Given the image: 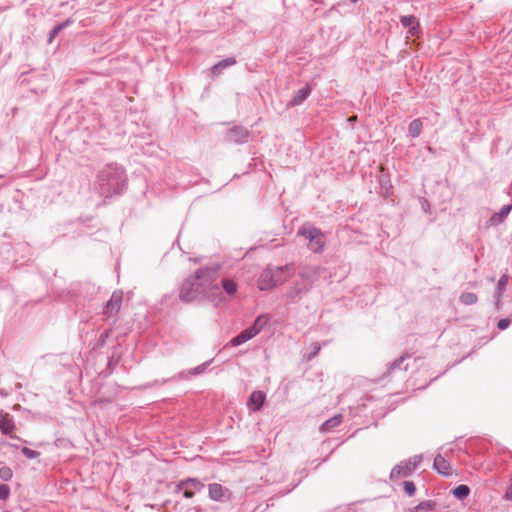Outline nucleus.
<instances>
[{"label": "nucleus", "mask_w": 512, "mask_h": 512, "mask_svg": "<svg viewBox=\"0 0 512 512\" xmlns=\"http://www.w3.org/2000/svg\"><path fill=\"white\" fill-rule=\"evenodd\" d=\"M256 335V330L254 331V329L247 328L231 340V345L234 347L242 345L250 339L254 338Z\"/></svg>", "instance_id": "nucleus-18"}, {"label": "nucleus", "mask_w": 512, "mask_h": 512, "mask_svg": "<svg viewBox=\"0 0 512 512\" xmlns=\"http://www.w3.org/2000/svg\"><path fill=\"white\" fill-rule=\"evenodd\" d=\"M459 300L463 305H473L478 301V297L475 293L464 292L460 295Z\"/></svg>", "instance_id": "nucleus-25"}, {"label": "nucleus", "mask_w": 512, "mask_h": 512, "mask_svg": "<svg viewBox=\"0 0 512 512\" xmlns=\"http://www.w3.org/2000/svg\"><path fill=\"white\" fill-rule=\"evenodd\" d=\"M433 466L443 476H450L452 474L450 463L440 454L435 457Z\"/></svg>", "instance_id": "nucleus-15"}, {"label": "nucleus", "mask_w": 512, "mask_h": 512, "mask_svg": "<svg viewBox=\"0 0 512 512\" xmlns=\"http://www.w3.org/2000/svg\"><path fill=\"white\" fill-rule=\"evenodd\" d=\"M204 484L196 478H187L178 482L175 493L183 492L185 498H192L197 491H201Z\"/></svg>", "instance_id": "nucleus-6"}, {"label": "nucleus", "mask_w": 512, "mask_h": 512, "mask_svg": "<svg viewBox=\"0 0 512 512\" xmlns=\"http://www.w3.org/2000/svg\"><path fill=\"white\" fill-rule=\"evenodd\" d=\"M10 495V487L6 484L0 485V499L6 500Z\"/></svg>", "instance_id": "nucleus-34"}, {"label": "nucleus", "mask_w": 512, "mask_h": 512, "mask_svg": "<svg viewBox=\"0 0 512 512\" xmlns=\"http://www.w3.org/2000/svg\"><path fill=\"white\" fill-rule=\"evenodd\" d=\"M265 393L262 391H253L247 401V406L253 410L258 411L261 409L264 401H265Z\"/></svg>", "instance_id": "nucleus-14"}, {"label": "nucleus", "mask_w": 512, "mask_h": 512, "mask_svg": "<svg viewBox=\"0 0 512 512\" xmlns=\"http://www.w3.org/2000/svg\"><path fill=\"white\" fill-rule=\"evenodd\" d=\"M423 124L420 119H414L409 125V135L413 138L418 137L422 132Z\"/></svg>", "instance_id": "nucleus-22"}, {"label": "nucleus", "mask_w": 512, "mask_h": 512, "mask_svg": "<svg viewBox=\"0 0 512 512\" xmlns=\"http://www.w3.org/2000/svg\"><path fill=\"white\" fill-rule=\"evenodd\" d=\"M256 335V330L254 331V329L247 328L231 340V345L234 347L242 345L250 339L254 338Z\"/></svg>", "instance_id": "nucleus-17"}, {"label": "nucleus", "mask_w": 512, "mask_h": 512, "mask_svg": "<svg viewBox=\"0 0 512 512\" xmlns=\"http://www.w3.org/2000/svg\"><path fill=\"white\" fill-rule=\"evenodd\" d=\"M222 287L225 290V292L229 295H233L237 291V284L232 279H223Z\"/></svg>", "instance_id": "nucleus-27"}, {"label": "nucleus", "mask_w": 512, "mask_h": 512, "mask_svg": "<svg viewBox=\"0 0 512 512\" xmlns=\"http://www.w3.org/2000/svg\"><path fill=\"white\" fill-rule=\"evenodd\" d=\"M435 507V503L430 501V500H427V501H423L421 503H419L416 507H415V510L417 512H429L431 510H433V508Z\"/></svg>", "instance_id": "nucleus-28"}, {"label": "nucleus", "mask_w": 512, "mask_h": 512, "mask_svg": "<svg viewBox=\"0 0 512 512\" xmlns=\"http://www.w3.org/2000/svg\"><path fill=\"white\" fill-rule=\"evenodd\" d=\"M470 493V488L467 485H459L452 490V494L459 500L466 498Z\"/></svg>", "instance_id": "nucleus-24"}, {"label": "nucleus", "mask_w": 512, "mask_h": 512, "mask_svg": "<svg viewBox=\"0 0 512 512\" xmlns=\"http://www.w3.org/2000/svg\"><path fill=\"white\" fill-rule=\"evenodd\" d=\"M297 234L303 236L309 241L308 248L314 253H321L324 250V235L318 228L313 226H303L298 230Z\"/></svg>", "instance_id": "nucleus-4"}, {"label": "nucleus", "mask_w": 512, "mask_h": 512, "mask_svg": "<svg viewBox=\"0 0 512 512\" xmlns=\"http://www.w3.org/2000/svg\"><path fill=\"white\" fill-rule=\"evenodd\" d=\"M507 283H508V275L504 274L498 280V284H497V288H496L495 297H496L497 304L500 301V297H501L502 293L506 289Z\"/></svg>", "instance_id": "nucleus-23"}, {"label": "nucleus", "mask_w": 512, "mask_h": 512, "mask_svg": "<svg viewBox=\"0 0 512 512\" xmlns=\"http://www.w3.org/2000/svg\"><path fill=\"white\" fill-rule=\"evenodd\" d=\"M218 269L205 267L198 269L193 276L187 278L180 289V299L190 303L202 297L213 298L220 288L216 283Z\"/></svg>", "instance_id": "nucleus-1"}, {"label": "nucleus", "mask_w": 512, "mask_h": 512, "mask_svg": "<svg viewBox=\"0 0 512 512\" xmlns=\"http://www.w3.org/2000/svg\"><path fill=\"white\" fill-rule=\"evenodd\" d=\"M311 288H309L300 278L295 281L285 293V298L288 303L294 304L299 302L302 297L307 294Z\"/></svg>", "instance_id": "nucleus-7"}, {"label": "nucleus", "mask_w": 512, "mask_h": 512, "mask_svg": "<svg viewBox=\"0 0 512 512\" xmlns=\"http://www.w3.org/2000/svg\"><path fill=\"white\" fill-rule=\"evenodd\" d=\"M126 180L123 167L114 163L106 165L98 174L101 193L106 196L121 193L125 187Z\"/></svg>", "instance_id": "nucleus-2"}, {"label": "nucleus", "mask_w": 512, "mask_h": 512, "mask_svg": "<svg viewBox=\"0 0 512 512\" xmlns=\"http://www.w3.org/2000/svg\"><path fill=\"white\" fill-rule=\"evenodd\" d=\"M208 492L210 499L214 501H223L228 489L219 483H211L208 485Z\"/></svg>", "instance_id": "nucleus-13"}, {"label": "nucleus", "mask_w": 512, "mask_h": 512, "mask_svg": "<svg viewBox=\"0 0 512 512\" xmlns=\"http://www.w3.org/2000/svg\"><path fill=\"white\" fill-rule=\"evenodd\" d=\"M312 88L309 84H306L304 87L299 89L291 101L288 103L289 107L299 106L301 105L311 94Z\"/></svg>", "instance_id": "nucleus-12"}, {"label": "nucleus", "mask_w": 512, "mask_h": 512, "mask_svg": "<svg viewBox=\"0 0 512 512\" xmlns=\"http://www.w3.org/2000/svg\"><path fill=\"white\" fill-rule=\"evenodd\" d=\"M359 0H351V3L355 4L357 3Z\"/></svg>", "instance_id": "nucleus-38"}, {"label": "nucleus", "mask_w": 512, "mask_h": 512, "mask_svg": "<svg viewBox=\"0 0 512 512\" xmlns=\"http://www.w3.org/2000/svg\"><path fill=\"white\" fill-rule=\"evenodd\" d=\"M295 273V266L293 263H288L283 266L265 268L257 281V286L261 291H269L273 288L284 284Z\"/></svg>", "instance_id": "nucleus-3"}, {"label": "nucleus", "mask_w": 512, "mask_h": 512, "mask_svg": "<svg viewBox=\"0 0 512 512\" xmlns=\"http://www.w3.org/2000/svg\"><path fill=\"white\" fill-rule=\"evenodd\" d=\"M504 498L506 500H512V478H511V485L510 487L506 490V493L504 495Z\"/></svg>", "instance_id": "nucleus-37"}, {"label": "nucleus", "mask_w": 512, "mask_h": 512, "mask_svg": "<svg viewBox=\"0 0 512 512\" xmlns=\"http://www.w3.org/2000/svg\"><path fill=\"white\" fill-rule=\"evenodd\" d=\"M234 64H236V59L234 57L225 58L212 66L211 73L213 76H218L225 68L233 66Z\"/></svg>", "instance_id": "nucleus-19"}, {"label": "nucleus", "mask_w": 512, "mask_h": 512, "mask_svg": "<svg viewBox=\"0 0 512 512\" xmlns=\"http://www.w3.org/2000/svg\"><path fill=\"white\" fill-rule=\"evenodd\" d=\"M122 300H123L122 291H120V290L114 291L104 307V314L107 317L116 315L121 308Z\"/></svg>", "instance_id": "nucleus-9"}, {"label": "nucleus", "mask_w": 512, "mask_h": 512, "mask_svg": "<svg viewBox=\"0 0 512 512\" xmlns=\"http://www.w3.org/2000/svg\"><path fill=\"white\" fill-rule=\"evenodd\" d=\"M422 462V455H414L407 461H402L391 470L390 479L397 480L409 476Z\"/></svg>", "instance_id": "nucleus-5"}, {"label": "nucleus", "mask_w": 512, "mask_h": 512, "mask_svg": "<svg viewBox=\"0 0 512 512\" xmlns=\"http://www.w3.org/2000/svg\"><path fill=\"white\" fill-rule=\"evenodd\" d=\"M13 477V472L10 467L3 466L0 468V478L3 481H10Z\"/></svg>", "instance_id": "nucleus-29"}, {"label": "nucleus", "mask_w": 512, "mask_h": 512, "mask_svg": "<svg viewBox=\"0 0 512 512\" xmlns=\"http://www.w3.org/2000/svg\"><path fill=\"white\" fill-rule=\"evenodd\" d=\"M209 364H210V362H205L201 365H198V366L192 368L190 370V374L191 375H199V374L203 373L207 369Z\"/></svg>", "instance_id": "nucleus-33"}, {"label": "nucleus", "mask_w": 512, "mask_h": 512, "mask_svg": "<svg viewBox=\"0 0 512 512\" xmlns=\"http://www.w3.org/2000/svg\"><path fill=\"white\" fill-rule=\"evenodd\" d=\"M21 452L28 459H35L40 456V452H38L36 450H32L28 447H23L21 449Z\"/></svg>", "instance_id": "nucleus-30"}, {"label": "nucleus", "mask_w": 512, "mask_h": 512, "mask_svg": "<svg viewBox=\"0 0 512 512\" xmlns=\"http://www.w3.org/2000/svg\"><path fill=\"white\" fill-rule=\"evenodd\" d=\"M400 22L403 27L409 28V33L412 36H417L418 33L420 32V24L415 16H413V15L402 16L400 19Z\"/></svg>", "instance_id": "nucleus-16"}, {"label": "nucleus", "mask_w": 512, "mask_h": 512, "mask_svg": "<svg viewBox=\"0 0 512 512\" xmlns=\"http://www.w3.org/2000/svg\"><path fill=\"white\" fill-rule=\"evenodd\" d=\"M249 132L242 126H234L226 133V140L233 143H245L248 141Z\"/></svg>", "instance_id": "nucleus-10"}, {"label": "nucleus", "mask_w": 512, "mask_h": 512, "mask_svg": "<svg viewBox=\"0 0 512 512\" xmlns=\"http://www.w3.org/2000/svg\"><path fill=\"white\" fill-rule=\"evenodd\" d=\"M510 320L508 318H502L498 321L497 323V327L500 329V330H505L506 328L509 327L510 325Z\"/></svg>", "instance_id": "nucleus-35"}, {"label": "nucleus", "mask_w": 512, "mask_h": 512, "mask_svg": "<svg viewBox=\"0 0 512 512\" xmlns=\"http://www.w3.org/2000/svg\"><path fill=\"white\" fill-rule=\"evenodd\" d=\"M343 421V416L341 414H337L332 418L326 420L319 428L320 432L327 433L331 431L333 428L339 426Z\"/></svg>", "instance_id": "nucleus-20"}, {"label": "nucleus", "mask_w": 512, "mask_h": 512, "mask_svg": "<svg viewBox=\"0 0 512 512\" xmlns=\"http://www.w3.org/2000/svg\"><path fill=\"white\" fill-rule=\"evenodd\" d=\"M403 487H404V492L408 496H413L416 492V486L412 481H404Z\"/></svg>", "instance_id": "nucleus-31"}, {"label": "nucleus", "mask_w": 512, "mask_h": 512, "mask_svg": "<svg viewBox=\"0 0 512 512\" xmlns=\"http://www.w3.org/2000/svg\"><path fill=\"white\" fill-rule=\"evenodd\" d=\"M321 349V346L319 343H313V352L308 355L307 360H311L313 357H315Z\"/></svg>", "instance_id": "nucleus-36"}, {"label": "nucleus", "mask_w": 512, "mask_h": 512, "mask_svg": "<svg viewBox=\"0 0 512 512\" xmlns=\"http://www.w3.org/2000/svg\"><path fill=\"white\" fill-rule=\"evenodd\" d=\"M325 271V268L319 265H308L298 272V277L309 287L312 288L315 281Z\"/></svg>", "instance_id": "nucleus-8"}, {"label": "nucleus", "mask_w": 512, "mask_h": 512, "mask_svg": "<svg viewBox=\"0 0 512 512\" xmlns=\"http://www.w3.org/2000/svg\"><path fill=\"white\" fill-rule=\"evenodd\" d=\"M268 318L265 315H259L252 326H250V329H256L257 335L261 332V330L264 328V326L267 324Z\"/></svg>", "instance_id": "nucleus-26"}, {"label": "nucleus", "mask_w": 512, "mask_h": 512, "mask_svg": "<svg viewBox=\"0 0 512 512\" xmlns=\"http://www.w3.org/2000/svg\"><path fill=\"white\" fill-rule=\"evenodd\" d=\"M16 426L13 418L8 413L0 412V430L5 435H10L11 438L19 439V437L12 435Z\"/></svg>", "instance_id": "nucleus-11"}, {"label": "nucleus", "mask_w": 512, "mask_h": 512, "mask_svg": "<svg viewBox=\"0 0 512 512\" xmlns=\"http://www.w3.org/2000/svg\"><path fill=\"white\" fill-rule=\"evenodd\" d=\"M410 357L408 354H403L399 358H397L394 362L390 364V370L393 371L397 368H400L403 362Z\"/></svg>", "instance_id": "nucleus-32"}, {"label": "nucleus", "mask_w": 512, "mask_h": 512, "mask_svg": "<svg viewBox=\"0 0 512 512\" xmlns=\"http://www.w3.org/2000/svg\"><path fill=\"white\" fill-rule=\"evenodd\" d=\"M72 23L70 19H67L63 23H60L53 27L48 36V43L51 44L54 38L62 31L65 27L69 26Z\"/></svg>", "instance_id": "nucleus-21"}]
</instances>
